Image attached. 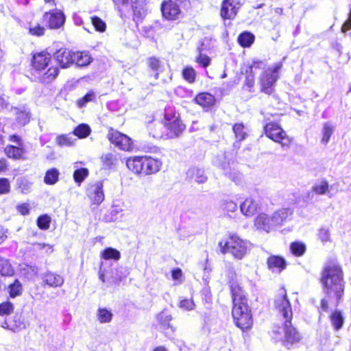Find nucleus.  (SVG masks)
Listing matches in <instances>:
<instances>
[{
  "instance_id": "nucleus-1",
  "label": "nucleus",
  "mask_w": 351,
  "mask_h": 351,
  "mask_svg": "<svg viewBox=\"0 0 351 351\" xmlns=\"http://www.w3.org/2000/svg\"><path fill=\"white\" fill-rule=\"evenodd\" d=\"M320 282L323 291L328 298H335L339 304L344 293L345 282L343 271L335 261L327 263L321 273Z\"/></svg>"
},
{
  "instance_id": "nucleus-2",
  "label": "nucleus",
  "mask_w": 351,
  "mask_h": 351,
  "mask_svg": "<svg viewBox=\"0 0 351 351\" xmlns=\"http://www.w3.org/2000/svg\"><path fill=\"white\" fill-rule=\"evenodd\" d=\"M274 306L285 319L284 324L285 335L283 340L285 346L288 347L289 345L298 342L300 340V335L291 325V306L289 300L287 299L286 290L284 288H282L278 291V293L274 300Z\"/></svg>"
},
{
  "instance_id": "nucleus-3",
  "label": "nucleus",
  "mask_w": 351,
  "mask_h": 351,
  "mask_svg": "<svg viewBox=\"0 0 351 351\" xmlns=\"http://www.w3.org/2000/svg\"><path fill=\"white\" fill-rule=\"evenodd\" d=\"M50 60L49 54L43 52L34 56L32 64V75L35 81L48 84L56 78L59 73L58 67L51 66L45 71Z\"/></svg>"
},
{
  "instance_id": "nucleus-4",
  "label": "nucleus",
  "mask_w": 351,
  "mask_h": 351,
  "mask_svg": "<svg viewBox=\"0 0 351 351\" xmlns=\"http://www.w3.org/2000/svg\"><path fill=\"white\" fill-rule=\"evenodd\" d=\"M160 160L148 156L130 158L126 161L127 167L135 174L149 176L158 172L162 167Z\"/></svg>"
},
{
  "instance_id": "nucleus-5",
  "label": "nucleus",
  "mask_w": 351,
  "mask_h": 351,
  "mask_svg": "<svg viewBox=\"0 0 351 351\" xmlns=\"http://www.w3.org/2000/svg\"><path fill=\"white\" fill-rule=\"evenodd\" d=\"M128 275V270L121 266H118L117 264L103 261L100 263L99 279L103 283H106L108 287L119 285Z\"/></svg>"
},
{
  "instance_id": "nucleus-6",
  "label": "nucleus",
  "mask_w": 351,
  "mask_h": 351,
  "mask_svg": "<svg viewBox=\"0 0 351 351\" xmlns=\"http://www.w3.org/2000/svg\"><path fill=\"white\" fill-rule=\"evenodd\" d=\"M219 246L221 253H230L235 258L241 259L250 250L251 245L247 241L232 235L224 243L220 241Z\"/></svg>"
},
{
  "instance_id": "nucleus-7",
  "label": "nucleus",
  "mask_w": 351,
  "mask_h": 351,
  "mask_svg": "<svg viewBox=\"0 0 351 351\" xmlns=\"http://www.w3.org/2000/svg\"><path fill=\"white\" fill-rule=\"evenodd\" d=\"M229 154L224 152L218 154L213 160L215 166L223 170L225 176L234 182H237L241 179L240 173L236 170L234 162L230 158Z\"/></svg>"
},
{
  "instance_id": "nucleus-8",
  "label": "nucleus",
  "mask_w": 351,
  "mask_h": 351,
  "mask_svg": "<svg viewBox=\"0 0 351 351\" xmlns=\"http://www.w3.org/2000/svg\"><path fill=\"white\" fill-rule=\"evenodd\" d=\"M234 322L242 330H247L252 326L251 310L247 304L233 306L232 311Z\"/></svg>"
},
{
  "instance_id": "nucleus-9",
  "label": "nucleus",
  "mask_w": 351,
  "mask_h": 351,
  "mask_svg": "<svg viewBox=\"0 0 351 351\" xmlns=\"http://www.w3.org/2000/svg\"><path fill=\"white\" fill-rule=\"evenodd\" d=\"M282 68V64H276L273 68H268L260 76L259 82L261 92L271 95L274 91V86L278 80V72Z\"/></svg>"
},
{
  "instance_id": "nucleus-10",
  "label": "nucleus",
  "mask_w": 351,
  "mask_h": 351,
  "mask_svg": "<svg viewBox=\"0 0 351 351\" xmlns=\"http://www.w3.org/2000/svg\"><path fill=\"white\" fill-rule=\"evenodd\" d=\"M266 136L275 142L281 144L282 147H288L291 139L286 132L276 123H269L264 128Z\"/></svg>"
},
{
  "instance_id": "nucleus-11",
  "label": "nucleus",
  "mask_w": 351,
  "mask_h": 351,
  "mask_svg": "<svg viewBox=\"0 0 351 351\" xmlns=\"http://www.w3.org/2000/svg\"><path fill=\"white\" fill-rule=\"evenodd\" d=\"M111 143L123 151H128L132 148L131 139L126 135L111 128L107 136Z\"/></svg>"
},
{
  "instance_id": "nucleus-12",
  "label": "nucleus",
  "mask_w": 351,
  "mask_h": 351,
  "mask_svg": "<svg viewBox=\"0 0 351 351\" xmlns=\"http://www.w3.org/2000/svg\"><path fill=\"white\" fill-rule=\"evenodd\" d=\"M166 138H175L180 136L185 130V125L179 118L165 123Z\"/></svg>"
},
{
  "instance_id": "nucleus-13",
  "label": "nucleus",
  "mask_w": 351,
  "mask_h": 351,
  "mask_svg": "<svg viewBox=\"0 0 351 351\" xmlns=\"http://www.w3.org/2000/svg\"><path fill=\"white\" fill-rule=\"evenodd\" d=\"M230 287L232 293L233 306L235 304H247V298L242 287L237 280L232 279L230 281Z\"/></svg>"
},
{
  "instance_id": "nucleus-14",
  "label": "nucleus",
  "mask_w": 351,
  "mask_h": 351,
  "mask_svg": "<svg viewBox=\"0 0 351 351\" xmlns=\"http://www.w3.org/2000/svg\"><path fill=\"white\" fill-rule=\"evenodd\" d=\"M43 17L50 29H58L65 22V16L62 12H45Z\"/></svg>"
},
{
  "instance_id": "nucleus-15",
  "label": "nucleus",
  "mask_w": 351,
  "mask_h": 351,
  "mask_svg": "<svg viewBox=\"0 0 351 351\" xmlns=\"http://www.w3.org/2000/svg\"><path fill=\"white\" fill-rule=\"evenodd\" d=\"M239 7V3L235 0H223L221 9V17L224 19H233L237 15Z\"/></svg>"
},
{
  "instance_id": "nucleus-16",
  "label": "nucleus",
  "mask_w": 351,
  "mask_h": 351,
  "mask_svg": "<svg viewBox=\"0 0 351 351\" xmlns=\"http://www.w3.org/2000/svg\"><path fill=\"white\" fill-rule=\"evenodd\" d=\"M73 53L68 49L61 48L54 53L53 58L62 68L65 69L73 64Z\"/></svg>"
},
{
  "instance_id": "nucleus-17",
  "label": "nucleus",
  "mask_w": 351,
  "mask_h": 351,
  "mask_svg": "<svg viewBox=\"0 0 351 351\" xmlns=\"http://www.w3.org/2000/svg\"><path fill=\"white\" fill-rule=\"evenodd\" d=\"M87 195L94 204H100L104 199L103 182L99 181L90 186L87 189Z\"/></svg>"
},
{
  "instance_id": "nucleus-18",
  "label": "nucleus",
  "mask_w": 351,
  "mask_h": 351,
  "mask_svg": "<svg viewBox=\"0 0 351 351\" xmlns=\"http://www.w3.org/2000/svg\"><path fill=\"white\" fill-rule=\"evenodd\" d=\"M41 278L45 285L52 288L60 287L64 282L63 276L49 270L41 275Z\"/></svg>"
},
{
  "instance_id": "nucleus-19",
  "label": "nucleus",
  "mask_w": 351,
  "mask_h": 351,
  "mask_svg": "<svg viewBox=\"0 0 351 351\" xmlns=\"http://www.w3.org/2000/svg\"><path fill=\"white\" fill-rule=\"evenodd\" d=\"M180 7L179 4L173 2H164L161 6L162 16L168 20H173L180 14Z\"/></svg>"
},
{
  "instance_id": "nucleus-20",
  "label": "nucleus",
  "mask_w": 351,
  "mask_h": 351,
  "mask_svg": "<svg viewBox=\"0 0 351 351\" xmlns=\"http://www.w3.org/2000/svg\"><path fill=\"white\" fill-rule=\"evenodd\" d=\"M272 221L271 216H269L265 213H261L256 217L255 219V226L258 229H261L268 232L274 228V225Z\"/></svg>"
},
{
  "instance_id": "nucleus-21",
  "label": "nucleus",
  "mask_w": 351,
  "mask_h": 351,
  "mask_svg": "<svg viewBox=\"0 0 351 351\" xmlns=\"http://www.w3.org/2000/svg\"><path fill=\"white\" fill-rule=\"evenodd\" d=\"M258 208L259 204L257 201L252 198L245 199V200L240 206L241 213L247 217L254 215Z\"/></svg>"
},
{
  "instance_id": "nucleus-22",
  "label": "nucleus",
  "mask_w": 351,
  "mask_h": 351,
  "mask_svg": "<svg viewBox=\"0 0 351 351\" xmlns=\"http://www.w3.org/2000/svg\"><path fill=\"white\" fill-rule=\"evenodd\" d=\"M291 215L292 211L289 208H282L274 213L271 217L274 228L282 226Z\"/></svg>"
},
{
  "instance_id": "nucleus-23",
  "label": "nucleus",
  "mask_w": 351,
  "mask_h": 351,
  "mask_svg": "<svg viewBox=\"0 0 351 351\" xmlns=\"http://www.w3.org/2000/svg\"><path fill=\"white\" fill-rule=\"evenodd\" d=\"M269 269L273 272L280 273L285 269V260L278 256H269L267 261Z\"/></svg>"
},
{
  "instance_id": "nucleus-24",
  "label": "nucleus",
  "mask_w": 351,
  "mask_h": 351,
  "mask_svg": "<svg viewBox=\"0 0 351 351\" xmlns=\"http://www.w3.org/2000/svg\"><path fill=\"white\" fill-rule=\"evenodd\" d=\"M73 64L82 67L88 65L92 62V58L87 51H77L73 53Z\"/></svg>"
},
{
  "instance_id": "nucleus-25",
  "label": "nucleus",
  "mask_w": 351,
  "mask_h": 351,
  "mask_svg": "<svg viewBox=\"0 0 351 351\" xmlns=\"http://www.w3.org/2000/svg\"><path fill=\"white\" fill-rule=\"evenodd\" d=\"M195 101L203 108H210L215 105V98L208 93H202L195 97Z\"/></svg>"
},
{
  "instance_id": "nucleus-26",
  "label": "nucleus",
  "mask_w": 351,
  "mask_h": 351,
  "mask_svg": "<svg viewBox=\"0 0 351 351\" xmlns=\"http://www.w3.org/2000/svg\"><path fill=\"white\" fill-rule=\"evenodd\" d=\"M186 176L199 184L204 183L207 180L204 169L197 167L190 168L186 172Z\"/></svg>"
},
{
  "instance_id": "nucleus-27",
  "label": "nucleus",
  "mask_w": 351,
  "mask_h": 351,
  "mask_svg": "<svg viewBox=\"0 0 351 351\" xmlns=\"http://www.w3.org/2000/svg\"><path fill=\"white\" fill-rule=\"evenodd\" d=\"M165 128V123L160 121H154L153 123L149 125V134L154 138H166Z\"/></svg>"
},
{
  "instance_id": "nucleus-28",
  "label": "nucleus",
  "mask_w": 351,
  "mask_h": 351,
  "mask_svg": "<svg viewBox=\"0 0 351 351\" xmlns=\"http://www.w3.org/2000/svg\"><path fill=\"white\" fill-rule=\"evenodd\" d=\"M101 160L102 166L105 169H114L118 165V158L117 155L112 153H106L101 156Z\"/></svg>"
},
{
  "instance_id": "nucleus-29",
  "label": "nucleus",
  "mask_w": 351,
  "mask_h": 351,
  "mask_svg": "<svg viewBox=\"0 0 351 351\" xmlns=\"http://www.w3.org/2000/svg\"><path fill=\"white\" fill-rule=\"evenodd\" d=\"M16 121L25 125L29 123L30 120V111L25 107L15 108H14Z\"/></svg>"
},
{
  "instance_id": "nucleus-30",
  "label": "nucleus",
  "mask_w": 351,
  "mask_h": 351,
  "mask_svg": "<svg viewBox=\"0 0 351 351\" xmlns=\"http://www.w3.org/2000/svg\"><path fill=\"white\" fill-rule=\"evenodd\" d=\"M330 323L335 330H339L343 326L344 318L340 311L336 310L330 315Z\"/></svg>"
},
{
  "instance_id": "nucleus-31",
  "label": "nucleus",
  "mask_w": 351,
  "mask_h": 351,
  "mask_svg": "<svg viewBox=\"0 0 351 351\" xmlns=\"http://www.w3.org/2000/svg\"><path fill=\"white\" fill-rule=\"evenodd\" d=\"M132 10L134 15L138 19H141L146 15L147 7L143 0H136L132 3Z\"/></svg>"
},
{
  "instance_id": "nucleus-32",
  "label": "nucleus",
  "mask_w": 351,
  "mask_h": 351,
  "mask_svg": "<svg viewBox=\"0 0 351 351\" xmlns=\"http://www.w3.org/2000/svg\"><path fill=\"white\" fill-rule=\"evenodd\" d=\"M77 138L71 133L66 134H61L56 137V143L60 147H70L74 145Z\"/></svg>"
},
{
  "instance_id": "nucleus-33",
  "label": "nucleus",
  "mask_w": 351,
  "mask_h": 351,
  "mask_svg": "<svg viewBox=\"0 0 351 351\" xmlns=\"http://www.w3.org/2000/svg\"><path fill=\"white\" fill-rule=\"evenodd\" d=\"M101 257L106 261L109 260L117 261L121 258V253L117 249L107 247L101 252Z\"/></svg>"
},
{
  "instance_id": "nucleus-34",
  "label": "nucleus",
  "mask_w": 351,
  "mask_h": 351,
  "mask_svg": "<svg viewBox=\"0 0 351 351\" xmlns=\"http://www.w3.org/2000/svg\"><path fill=\"white\" fill-rule=\"evenodd\" d=\"M5 153L9 158L20 159L24 154V149L21 147L10 145L5 148Z\"/></svg>"
},
{
  "instance_id": "nucleus-35",
  "label": "nucleus",
  "mask_w": 351,
  "mask_h": 351,
  "mask_svg": "<svg viewBox=\"0 0 351 351\" xmlns=\"http://www.w3.org/2000/svg\"><path fill=\"white\" fill-rule=\"evenodd\" d=\"M60 172L56 168L47 170L44 177V182L48 185L55 184L59 180Z\"/></svg>"
},
{
  "instance_id": "nucleus-36",
  "label": "nucleus",
  "mask_w": 351,
  "mask_h": 351,
  "mask_svg": "<svg viewBox=\"0 0 351 351\" xmlns=\"http://www.w3.org/2000/svg\"><path fill=\"white\" fill-rule=\"evenodd\" d=\"M254 36L249 32H244L239 34L237 40L239 45L243 47H249L254 41Z\"/></svg>"
},
{
  "instance_id": "nucleus-37",
  "label": "nucleus",
  "mask_w": 351,
  "mask_h": 351,
  "mask_svg": "<svg viewBox=\"0 0 351 351\" xmlns=\"http://www.w3.org/2000/svg\"><path fill=\"white\" fill-rule=\"evenodd\" d=\"M0 274L4 276H12L14 270L8 259L0 256Z\"/></svg>"
},
{
  "instance_id": "nucleus-38",
  "label": "nucleus",
  "mask_w": 351,
  "mask_h": 351,
  "mask_svg": "<svg viewBox=\"0 0 351 351\" xmlns=\"http://www.w3.org/2000/svg\"><path fill=\"white\" fill-rule=\"evenodd\" d=\"M8 289L9 295L12 298L21 295L23 292L22 284L18 279H15L14 282L9 285Z\"/></svg>"
},
{
  "instance_id": "nucleus-39",
  "label": "nucleus",
  "mask_w": 351,
  "mask_h": 351,
  "mask_svg": "<svg viewBox=\"0 0 351 351\" xmlns=\"http://www.w3.org/2000/svg\"><path fill=\"white\" fill-rule=\"evenodd\" d=\"M97 319L101 324L109 323L112 318V313L106 308H99L97 313Z\"/></svg>"
},
{
  "instance_id": "nucleus-40",
  "label": "nucleus",
  "mask_w": 351,
  "mask_h": 351,
  "mask_svg": "<svg viewBox=\"0 0 351 351\" xmlns=\"http://www.w3.org/2000/svg\"><path fill=\"white\" fill-rule=\"evenodd\" d=\"M90 131V128L87 124L82 123L75 128L73 134L74 137L77 136L80 138H83L87 137Z\"/></svg>"
},
{
  "instance_id": "nucleus-41",
  "label": "nucleus",
  "mask_w": 351,
  "mask_h": 351,
  "mask_svg": "<svg viewBox=\"0 0 351 351\" xmlns=\"http://www.w3.org/2000/svg\"><path fill=\"white\" fill-rule=\"evenodd\" d=\"M329 185L326 180H322L315 183L312 191L317 195H324L328 191Z\"/></svg>"
},
{
  "instance_id": "nucleus-42",
  "label": "nucleus",
  "mask_w": 351,
  "mask_h": 351,
  "mask_svg": "<svg viewBox=\"0 0 351 351\" xmlns=\"http://www.w3.org/2000/svg\"><path fill=\"white\" fill-rule=\"evenodd\" d=\"M11 330L16 332L25 328V324L21 315H15L10 321Z\"/></svg>"
},
{
  "instance_id": "nucleus-43",
  "label": "nucleus",
  "mask_w": 351,
  "mask_h": 351,
  "mask_svg": "<svg viewBox=\"0 0 351 351\" xmlns=\"http://www.w3.org/2000/svg\"><path fill=\"white\" fill-rule=\"evenodd\" d=\"M147 63L149 68L156 72L154 74L155 79H158L159 76V71H161L160 61L155 57H151L147 59Z\"/></svg>"
},
{
  "instance_id": "nucleus-44",
  "label": "nucleus",
  "mask_w": 351,
  "mask_h": 351,
  "mask_svg": "<svg viewBox=\"0 0 351 351\" xmlns=\"http://www.w3.org/2000/svg\"><path fill=\"white\" fill-rule=\"evenodd\" d=\"M235 137L238 141H243L245 138L247 133L243 123H235L232 128Z\"/></svg>"
},
{
  "instance_id": "nucleus-45",
  "label": "nucleus",
  "mask_w": 351,
  "mask_h": 351,
  "mask_svg": "<svg viewBox=\"0 0 351 351\" xmlns=\"http://www.w3.org/2000/svg\"><path fill=\"white\" fill-rule=\"evenodd\" d=\"M89 171L86 168H80L76 169L73 173V178L75 182L79 184L82 182L88 176Z\"/></svg>"
},
{
  "instance_id": "nucleus-46",
  "label": "nucleus",
  "mask_w": 351,
  "mask_h": 351,
  "mask_svg": "<svg viewBox=\"0 0 351 351\" xmlns=\"http://www.w3.org/2000/svg\"><path fill=\"white\" fill-rule=\"evenodd\" d=\"M158 321L164 326L165 328H171L170 322L172 320L171 315L167 313L165 311L160 312L157 315Z\"/></svg>"
},
{
  "instance_id": "nucleus-47",
  "label": "nucleus",
  "mask_w": 351,
  "mask_h": 351,
  "mask_svg": "<svg viewBox=\"0 0 351 351\" xmlns=\"http://www.w3.org/2000/svg\"><path fill=\"white\" fill-rule=\"evenodd\" d=\"M333 133V128L328 123H325L324 124L323 130H322V143L324 145H326L331 136V135Z\"/></svg>"
},
{
  "instance_id": "nucleus-48",
  "label": "nucleus",
  "mask_w": 351,
  "mask_h": 351,
  "mask_svg": "<svg viewBox=\"0 0 351 351\" xmlns=\"http://www.w3.org/2000/svg\"><path fill=\"white\" fill-rule=\"evenodd\" d=\"M290 249L294 255L300 256L305 252L306 246L304 243L297 241L291 244Z\"/></svg>"
},
{
  "instance_id": "nucleus-49",
  "label": "nucleus",
  "mask_w": 351,
  "mask_h": 351,
  "mask_svg": "<svg viewBox=\"0 0 351 351\" xmlns=\"http://www.w3.org/2000/svg\"><path fill=\"white\" fill-rule=\"evenodd\" d=\"M182 76L189 83H193L195 81L196 72L193 68L187 66L183 69Z\"/></svg>"
},
{
  "instance_id": "nucleus-50",
  "label": "nucleus",
  "mask_w": 351,
  "mask_h": 351,
  "mask_svg": "<svg viewBox=\"0 0 351 351\" xmlns=\"http://www.w3.org/2000/svg\"><path fill=\"white\" fill-rule=\"evenodd\" d=\"M14 309V304L6 301L0 304V316L9 315L13 313Z\"/></svg>"
},
{
  "instance_id": "nucleus-51",
  "label": "nucleus",
  "mask_w": 351,
  "mask_h": 351,
  "mask_svg": "<svg viewBox=\"0 0 351 351\" xmlns=\"http://www.w3.org/2000/svg\"><path fill=\"white\" fill-rule=\"evenodd\" d=\"M91 23L97 32H104L106 29V23L99 17L94 16L91 18Z\"/></svg>"
},
{
  "instance_id": "nucleus-52",
  "label": "nucleus",
  "mask_w": 351,
  "mask_h": 351,
  "mask_svg": "<svg viewBox=\"0 0 351 351\" xmlns=\"http://www.w3.org/2000/svg\"><path fill=\"white\" fill-rule=\"evenodd\" d=\"M18 189L22 193L26 194L29 192L32 184L25 178H21L17 179Z\"/></svg>"
},
{
  "instance_id": "nucleus-53",
  "label": "nucleus",
  "mask_w": 351,
  "mask_h": 351,
  "mask_svg": "<svg viewBox=\"0 0 351 351\" xmlns=\"http://www.w3.org/2000/svg\"><path fill=\"white\" fill-rule=\"evenodd\" d=\"M51 217L47 215H43L37 219V226L41 230H47L49 228Z\"/></svg>"
},
{
  "instance_id": "nucleus-54",
  "label": "nucleus",
  "mask_w": 351,
  "mask_h": 351,
  "mask_svg": "<svg viewBox=\"0 0 351 351\" xmlns=\"http://www.w3.org/2000/svg\"><path fill=\"white\" fill-rule=\"evenodd\" d=\"M175 93L177 96L182 98H191L193 97V91L184 86H179L176 88Z\"/></svg>"
},
{
  "instance_id": "nucleus-55",
  "label": "nucleus",
  "mask_w": 351,
  "mask_h": 351,
  "mask_svg": "<svg viewBox=\"0 0 351 351\" xmlns=\"http://www.w3.org/2000/svg\"><path fill=\"white\" fill-rule=\"evenodd\" d=\"M95 98L93 91H89L83 97L77 100V104L79 108L84 107L87 103L93 101Z\"/></svg>"
},
{
  "instance_id": "nucleus-56",
  "label": "nucleus",
  "mask_w": 351,
  "mask_h": 351,
  "mask_svg": "<svg viewBox=\"0 0 351 351\" xmlns=\"http://www.w3.org/2000/svg\"><path fill=\"white\" fill-rule=\"evenodd\" d=\"M178 306L186 311H192L194 309L195 304L192 299H182L180 301Z\"/></svg>"
},
{
  "instance_id": "nucleus-57",
  "label": "nucleus",
  "mask_w": 351,
  "mask_h": 351,
  "mask_svg": "<svg viewBox=\"0 0 351 351\" xmlns=\"http://www.w3.org/2000/svg\"><path fill=\"white\" fill-rule=\"evenodd\" d=\"M10 191V184L8 178H0V195L9 193Z\"/></svg>"
},
{
  "instance_id": "nucleus-58",
  "label": "nucleus",
  "mask_w": 351,
  "mask_h": 351,
  "mask_svg": "<svg viewBox=\"0 0 351 351\" xmlns=\"http://www.w3.org/2000/svg\"><path fill=\"white\" fill-rule=\"evenodd\" d=\"M267 66V62L263 60H254L252 64L247 69L250 73H253V71L256 69H264Z\"/></svg>"
},
{
  "instance_id": "nucleus-59",
  "label": "nucleus",
  "mask_w": 351,
  "mask_h": 351,
  "mask_svg": "<svg viewBox=\"0 0 351 351\" xmlns=\"http://www.w3.org/2000/svg\"><path fill=\"white\" fill-rule=\"evenodd\" d=\"M319 239L323 243H325L330 241V231L328 228H322L319 230L318 233Z\"/></svg>"
},
{
  "instance_id": "nucleus-60",
  "label": "nucleus",
  "mask_w": 351,
  "mask_h": 351,
  "mask_svg": "<svg viewBox=\"0 0 351 351\" xmlns=\"http://www.w3.org/2000/svg\"><path fill=\"white\" fill-rule=\"evenodd\" d=\"M343 33L351 37V8L348 14V19L344 22L341 27Z\"/></svg>"
},
{
  "instance_id": "nucleus-61",
  "label": "nucleus",
  "mask_w": 351,
  "mask_h": 351,
  "mask_svg": "<svg viewBox=\"0 0 351 351\" xmlns=\"http://www.w3.org/2000/svg\"><path fill=\"white\" fill-rule=\"evenodd\" d=\"M222 208L227 212H234L237 209V205L233 201L226 200L223 202Z\"/></svg>"
},
{
  "instance_id": "nucleus-62",
  "label": "nucleus",
  "mask_w": 351,
  "mask_h": 351,
  "mask_svg": "<svg viewBox=\"0 0 351 351\" xmlns=\"http://www.w3.org/2000/svg\"><path fill=\"white\" fill-rule=\"evenodd\" d=\"M254 84V74L249 72L246 70V77L245 81V86L249 88V91H251V88Z\"/></svg>"
},
{
  "instance_id": "nucleus-63",
  "label": "nucleus",
  "mask_w": 351,
  "mask_h": 351,
  "mask_svg": "<svg viewBox=\"0 0 351 351\" xmlns=\"http://www.w3.org/2000/svg\"><path fill=\"white\" fill-rule=\"evenodd\" d=\"M176 118H178L176 116V113L171 107L166 108L165 110V119L167 121H172Z\"/></svg>"
},
{
  "instance_id": "nucleus-64",
  "label": "nucleus",
  "mask_w": 351,
  "mask_h": 351,
  "mask_svg": "<svg viewBox=\"0 0 351 351\" xmlns=\"http://www.w3.org/2000/svg\"><path fill=\"white\" fill-rule=\"evenodd\" d=\"M29 32L32 35L40 36L44 34L45 28L40 25H37L34 27H29Z\"/></svg>"
}]
</instances>
